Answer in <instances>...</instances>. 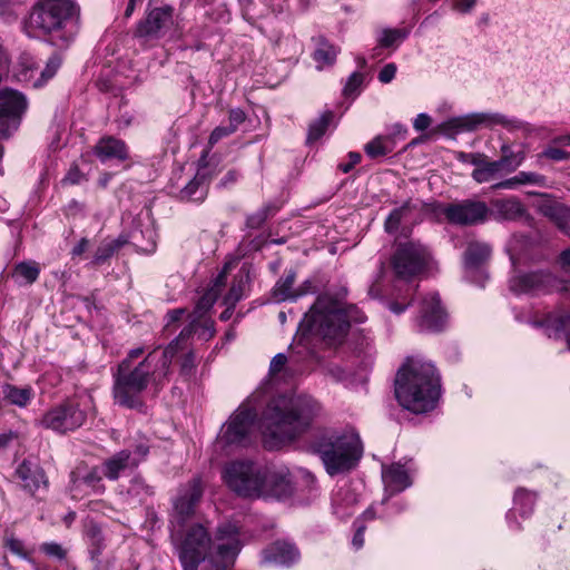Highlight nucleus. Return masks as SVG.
I'll return each mask as SVG.
<instances>
[{"mask_svg": "<svg viewBox=\"0 0 570 570\" xmlns=\"http://www.w3.org/2000/svg\"><path fill=\"white\" fill-rule=\"evenodd\" d=\"M364 525H357L356 532L352 540V544L355 549H361L364 544Z\"/></svg>", "mask_w": 570, "mask_h": 570, "instance_id": "obj_60", "label": "nucleus"}, {"mask_svg": "<svg viewBox=\"0 0 570 570\" xmlns=\"http://www.w3.org/2000/svg\"><path fill=\"white\" fill-rule=\"evenodd\" d=\"M407 32L401 29H385L381 32L379 45L383 48L397 47L405 38Z\"/></svg>", "mask_w": 570, "mask_h": 570, "instance_id": "obj_39", "label": "nucleus"}, {"mask_svg": "<svg viewBox=\"0 0 570 570\" xmlns=\"http://www.w3.org/2000/svg\"><path fill=\"white\" fill-rule=\"evenodd\" d=\"M244 278L245 275L243 273H239V275L235 277L228 293L223 298V303L226 306H235L236 303L243 297Z\"/></svg>", "mask_w": 570, "mask_h": 570, "instance_id": "obj_40", "label": "nucleus"}, {"mask_svg": "<svg viewBox=\"0 0 570 570\" xmlns=\"http://www.w3.org/2000/svg\"><path fill=\"white\" fill-rule=\"evenodd\" d=\"M331 118H332L331 114H325V115L321 116L320 119H317L314 124H312L309 126V130H308V140L309 141L316 140L324 135V132L326 131L327 126L331 121Z\"/></svg>", "mask_w": 570, "mask_h": 570, "instance_id": "obj_43", "label": "nucleus"}, {"mask_svg": "<svg viewBox=\"0 0 570 570\" xmlns=\"http://www.w3.org/2000/svg\"><path fill=\"white\" fill-rule=\"evenodd\" d=\"M61 65V60L58 56L51 57L45 69L40 72V78L35 81V86H42L45 82H47L49 79H51L57 70L59 69Z\"/></svg>", "mask_w": 570, "mask_h": 570, "instance_id": "obj_42", "label": "nucleus"}, {"mask_svg": "<svg viewBox=\"0 0 570 570\" xmlns=\"http://www.w3.org/2000/svg\"><path fill=\"white\" fill-rule=\"evenodd\" d=\"M519 186H520L519 178H518V175H515L511 178H508L498 184H494L492 186V189H515Z\"/></svg>", "mask_w": 570, "mask_h": 570, "instance_id": "obj_56", "label": "nucleus"}, {"mask_svg": "<svg viewBox=\"0 0 570 570\" xmlns=\"http://www.w3.org/2000/svg\"><path fill=\"white\" fill-rule=\"evenodd\" d=\"M410 212L411 208L407 204L392 210L385 220V230L390 234L395 233L402 219H404Z\"/></svg>", "mask_w": 570, "mask_h": 570, "instance_id": "obj_41", "label": "nucleus"}, {"mask_svg": "<svg viewBox=\"0 0 570 570\" xmlns=\"http://www.w3.org/2000/svg\"><path fill=\"white\" fill-rule=\"evenodd\" d=\"M330 475L348 472L356 466L363 454L358 433L353 428L322 433L312 445Z\"/></svg>", "mask_w": 570, "mask_h": 570, "instance_id": "obj_6", "label": "nucleus"}, {"mask_svg": "<svg viewBox=\"0 0 570 570\" xmlns=\"http://www.w3.org/2000/svg\"><path fill=\"white\" fill-rule=\"evenodd\" d=\"M491 254V248L485 243L471 242L464 254V266L472 272L480 267Z\"/></svg>", "mask_w": 570, "mask_h": 570, "instance_id": "obj_30", "label": "nucleus"}, {"mask_svg": "<svg viewBox=\"0 0 570 570\" xmlns=\"http://www.w3.org/2000/svg\"><path fill=\"white\" fill-rule=\"evenodd\" d=\"M495 126H502L510 131H514L521 129L523 124L500 112H471L441 122L438 126V131L449 137H455L482 128L492 129Z\"/></svg>", "mask_w": 570, "mask_h": 570, "instance_id": "obj_8", "label": "nucleus"}, {"mask_svg": "<svg viewBox=\"0 0 570 570\" xmlns=\"http://www.w3.org/2000/svg\"><path fill=\"white\" fill-rule=\"evenodd\" d=\"M519 184L521 185H534L539 187H544L547 185V179L544 176L532 173V171H519L518 174Z\"/></svg>", "mask_w": 570, "mask_h": 570, "instance_id": "obj_45", "label": "nucleus"}, {"mask_svg": "<svg viewBox=\"0 0 570 570\" xmlns=\"http://www.w3.org/2000/svg\"><path fill=\"white\" fill-rule=\"evenodd\" d=\"M534 502V493L523 489L518 490L514 495V509L508 514V519L510 520L512 518L514 511H519L523 518L530 515L533 510Z\"/></svg>", "mask_w": 570, "mask_h": 570, "instance_id": "obj_35", "label": "nucleus"}, {"mask_svg": "<svg viewBox=\"0 0 570 570\" xmlns=\"http://www.w3.org/2000/svg\"><path fill=\"white\" fill-rule=\"evenodd\" d=\"M3 543L4 547L9 549L13 554L21 559H28V552L24 548V543L13 534L6 533Z\"/></svg>", "mask_w": 570, "mask_h": 570, "instance_id": "obj_44", "label": "nucleus"}, {"mask_svg": "<svg viewBox=\"0 0 570 570\" xmlns=\"http://www.w3.org/2000/svg\"><path fill=\"white\" fill-rule=\"evenodd\" d=\"M118 247H119V245L116 242H108V243L101 244L95 253L94 263H96V264L104 263L106 259H108L115 253V250Z\"/></svg>", "mask_w": 570, "mask_h": 570, "instance_id": "obj_46", "label": "nucleus"}, {"mask_svg": "<svg viewBox=\"0 0 570 570\" xmlns=\"http://www.w3.org/2000/svg\"><path fill=\"white\" fill-rule=\"evenodd\" d=\"M296 274L293 271H289L284 277H282L273 289V297L277 302L283 301H295L301 296H304L312 292V283L311 281L304 282V284L297 289H293V284L295 282Z\"/></svg>", "mask_w": 570, "mask_h": 570, "instance_id": "obj_21", "label": "nucleus"}, {"mask_svg": "<svg viewBox=\"0 0 570 570\" xmlns=\"http://www.w3.org/2000/svg\"><path fill=\"white\" fill-rule=\"evenodd\" d=\"M510 289L515 294L570 293V281L559 279L547 272L519 274L510 279Z\"/></svg>", "mask_w": 570, "mask_h": 570, "instance_id": "obj_13", "label": "nucleus"}, {"mask_svg": "<svg viewBox=\"0 0 570 570\" xmlns=\"http://www.w3.org/2000/svg\"><path fill=\"white\" fill-rule=\"evenodd\" d=\"M440 394V375L435 366L422 358H407L395 379V396L400 405L413 413H425L435 407Z\"/></svg>", "mask_w": 570, "mask_h": 570, "instance_id": "obj_4", "label": "nucleus"}, {"mask_svg": "<svg viewBox=\"0 0 570 570\" xmlns=\"http://www.w3.org/2000/svg\"><path fill=\"white\" fill-rule=\"evenodd\" d=\"M240 549L237 527L232 523L220 525L216 532L214 552L210 554L212 570H232Z\"/></svg>", "mask_w": 570, "mask_h": 570, "instance_id": "obj_12", "label": "nucleus"}, {"mask_svg": "<svg viewBox=\"0 0 570 570\" xmlns=\"http://www.w3.org/2000/svg\"><path fill=\"white\" fill-rule=\"evenodd\" d=\"M548 335L557 340H564L570 350V312H556L546 318Z\"/></svg>", "mask_w": 570, "mask_h": 570, "instance_id": "obj_24", "label": "nucleus"}, {"mask_svg": "<svg viewBox=\"0 0 570 570\" xmlns=\"http://www.w3.org/2000/svg\"><path fill=\"white\" fill-rule=\"evenodd\" d=\"M362 82H363V75L360 72H353L348 77V79L345 83V87L343 90L344 95L352 96V95L357 94L361 88Z\"/></svg>", "mask_w": 570, "mask_h": 570, "instance_id": "obj_47", "label": "nucleus"}, {"mask_svg": "<svg viewBox=\"0 0 570 570\" xmlns=\"http://www.w3.org/2000/svg\"><path fill=\"white\" fill-rule=\"evenodd\" d=\"M262 470L250 461H233L224 468L223 479L238 495L255 498L259 490Z\"/></svg>", "mask_w": 570, "mask_h": 570, "instance_id": "obj_11", "label": "nucleus"}, {"mask_svg": "<svg viewBox=\"0 0 570 570\" xmlns=\"http://www.w3.org/2000/svg\"><path fill=\"white\" fill-rule=\"evenodd\" d=\"M232 262L226 263L220 273L213 281V284L208 288V291L198 299L195 311L193 313V321L190 322V325L187 328L183 330L179 336L175 340L178 341L179 350L184 348L181 346V343L185 342L193 332H195L196 321L203 317L217 301L222 289L226 284L227 274L232 269Z\"/></svg>", "mask_w": 570, "mask_h": 570, "instance_id": "obj_15", "label": "nucleus"}, {"mask_svg": "<svg viewBox=\"0 0 570 570\" xmlns=\"http://www.w3.org/2000/svg\"><path fill=\"white\" fill-rule=\"evenodd\" d=\"M433 264L430 252L419 243H404L399 245L393 257L392 268L400 279H410Z\"/></svg>", "mask_w": 570, "mask_h": 570, "instance_id": "obj_9", "label": "nucleus"}, {"mask_svg": "<svg viewBox=\"0 0 570 570\" xmlns=\"http://www.w3.org/2000/svg\"><path fill=\"white\" fill-rule=\"evenodd\" d=\"M354 312V307H346L342 301L321 295L299 323V331L303 335L322 338L328 345L337 344L345 337L350 323L361 321Z\"/></svg>", "mask_w": 570, "mask_h": 570, "instance_id": "obj_5", "label": "nucleus"}, {"mask_svg": "<svg viewBox=\"0 0 570 570\" xmlns=\"http://www.w3.org/2000/svg\"><path fill=\"white\" fill-rule=\"evenodd\" d=\"M420 331L440 332L446 324V313L436 293L428 294L421 303L420 315L416 320Z\"/></svg>", "mask_w": 570, "mask_h": 570, "instance_id": "obj_17", "label": "nucleus"}, {"mask_svg": "<svg viewBox=\"0 0 570 570\" xmlns=\"http://www.w3.org/2000/svg\"><path fill=\"white\" fill-rule=\"evenodd\" d=\"M393 149L391 139L384 136H377L365 145V153L371 158L385 156Z\"/></svg>", "mask_w": 570, "mask_h": 570, "instance_id": "obj_37", "label": "nucleus"}, {"mask_svg": "<svg viewBox=\"0 0 570 570\" xmlns=\"http://www.w3.org/2000/svg\"><path fill=\"white\" fill-rule=\"evenodd\" d=\"M178 351V341H173L160 355L154 351L136 365L122 361L115 375L114 396L116 402L129 409L140 406L142 391L146 390L149 382L155 385L163 384Z\"/></svg>", "mask_w": 570, "mask_h": 570, "instance_id": "obj_2", "label": "nucleus"}, {"mask_svg": "<svg viewBox=\"0 0 570 570\" xmlns=\"http://www.w3.org/2000/svg\"><path fill=\"white\" fill-rule=\"evenodd\" d=\"M299 558L297 549L288 542L276 541L263 552V563L275 566H289Z\"/></svg>", "mask_w": 570, "mask_h": 570, "instance_id": "obj_20", "label": "nucleus"}, {"mask_svg": "<svg viewBox=\"0 0 570 570\" xmlns=\"http://www.w3.org/2000/svg\"><path fill=\"white\" fill-rule=\"evenodd\" d=\"M79 12L76 0H38L24 22V30L30 37L48 35L61 30Z\"/></svg>", "mask_w": 570, "mask_h": 570, "instance_id": "obj_7", "label": "nucleus"}, {"mask_svg": "<svg viewBox=\"0 0 570 570\" xmlns=\"http://www.w3.org/2000/svg\"><path fill=\"white\" fill-rule=\"evenodd\" d=\"M487 155L482 153H464L458 151L455 158L463 164H470L476 168Z\"/></svg>", "mask_w": 570, "mask_h": 570, "instance_id": "obj_48", "label": "nucleus"}, {"mask_svg": "<svg viewBox=\"0 0 570 570\" xmlns=\"http://www.w3.org/2000/svg\"><path fill=\"white\" fill-rule=\"evenodd\" d=\"M22 482V487L31 494H35L41 488L47 487L45 472L40 466L29 461H23L16 471Z\"/></svg>", "mask_w": 570, "mask_h": 570, "instance_id": "obj_22", "label": "nucleus"}, {"mask_svg": "<svg viewBox=\"0 0 570 570\" xmlns=\"http://www.w3.org/2000/svg\"><path fill=\"white\" fill-rule=\"evenodd\" d=\"M40 275V266L35 261H24L18 263L12 273L11 277L19 286H27L33 284Z\"/></svg>", "mask_w": 570, "mask_h": 570, "instance_id": "obj_28", "label": "nucleus"}, {"mask_svg": "<svg viewBox=\"0 0 570 570\" xmlns=\"http://www.w3.org/2000/svg\"><path fill=\"white\" fill-rule=\"evenodd\" d=\"M287 362V357L285 354L283 353H278L277 355H275L271 362V365H269V373L272 375H276L278 374L285 366Z\"/></svg>", "mask_w": 570, "mask_h": 570, "instance_id": "obj_52", "label": "nucleus"}, {"mask_svg": "<svg viewBox=\"0 0 570 570\" xmlns=\"http://www.w3.org/2000/svg\"><path fill=\"white\" fill-rule=\"evenodd\" d=\"M476 3V0H459L456 3L458 10L461 12L470 11Z\"/></svg>", "mask_w": 570, "mask_h": 570, "instance_id": "obj_61", "label": "nucleus"}, {"mask_svg": "<svg viewBox=\"0 0 570 570\" xmlns=\"http://www.w3.org/2000/svg\"><path fill=\"white\" fill-rule=\"evenodd\" d=\"M492 207L501 219L514 220L523 216L525 209L521 202L515 197L507 199H497L492 202Z\"/></svg>", "mask_w": 570, "mask_h": 570, "instance_id": "obj_29", "label": "nucleus"}, {"mask_svg": "<svg viewBox=\"0 0 570 570\" xmlns=\"http://www.w3.org/2000/svg\"><path fill=\"white\" fill-rule=\"evenodd\" d=\"M258 485L259 490L255 498L283 499L293 492L291 473L286 468L263 469Z\"/></svg>", "mask_w": 570, "mask_h": 570, "instance_id": "obj_16", "label": "nucleus"}, {"mask_svg": "<svg viewBox=\"0 0 570 570\" xmlns=\"http://www.w3.org/2000/svg\"><path fill=\"white\" fill-rule=\"evenodd\" d=\"M431 117L428 114H419L414 119L413 127L417 131L425 130L431 125Z\"/></svg>", "mask_w": 570, "mask_h": 570, "instance_id": "obj_55", "label": "nucleus"}, {"mask_svg": "<svg viewBox=\"0 0 570 570\" xmlns=\"http://www.w3.org/2000/svg\"><path fill=\"white\" fill-rule=\"evenodd\" d=\"M382 480L386 491L393 493L401 492L412 484L409 470L400 463L383 466Z\"/></svg>", "mask_w": 570, "mask_h": 570, "instance_id": "obj_23", "label": "nucleus"}, {"mask_svg": "<svg viewBox=\"0 0 570 570\" xmlns=\"http://www.w3.org/2000/svg\"><path fill=\"white\" fill-rule=\"evenodd\" d=\"M95 153L102 161L112 158L124 160L128 156L124 141L112 137L101 138L95 147Z\"/></svg>", "mask_w": 570, "mask_h": 570, "instance_id": "obj_27", "label": "nucleus"}, {"mask_svg": "<svg viewBox=\"0 0 570 570\" xmlns=\"http://www.w3.org/2000/svg\"><path fill=\"white\" fill-rule=\"evenodd\" d=\"M101 471L98 468L92 469L85 478L83 483L92 489H100Z\"/></svg>", "mask_w": 570, "mask_h": 570, "instance_id": "obj_53", "label": "nucleus"}, {"mask_svg": "<svg viewBox=\"0 0 570 570\" xmlns=\"http://www.w3.org/2000/svg\"><path fill=\"white\" fill-rule=\"evenodd\" d=\"M195 367V356L193 353H188L181 363V374L190 375Z\"/></svg>", "mask_w": 570, "mask_h": 570, "instance_id": "obj_58", "label": "nucleus"}, {"mask_svg": "<svg viewBox=\"0 0 570 570\" xmlns=\"http://www.w3.org/2000/svg\"><path fill=\"white\" fill-rule=\"evenodd\" d=\"M88 247V240L86 238H82L73 248H72V255L78 256L86 252Z\"/></svg>", "mask_w": 570, "mask_h": 570, "instance_id": "obj_63", "label": "nucleus"}, {"mask_svg": "<svg viewBox=\"0 0 570 570\" xmlns=\"http://www.w3.org/2000/svg\"><path fill=\"white\" fill-rule=\"evenodd\" d=\"M348 158H350L348 163L338 165V168L343 173H348L356 164H358L361 161V155L358 153H350Z\"/></svg>", "mask_w": 570, "mask_h": 570, "instance_id": "obj_59", "label": "nucleus"}, {"mask_svg": "<svg viewBox=\"0 0 570 570\" xmlns=\"http://www.w3.org/2000/svg\"><path fill=\"white\" fill-rule=\"evenodd\" d=\"M149 446L146 441L139 442L134 450V454L131 453V459H137L138 463L147 455Z\"/></svg>", "mask_w": 570, "mask_h": 570, "instance_id": "obj_57", "label": "nucleus"}, {"mask_svg": "<svg viewBox=\"0 0 570 570\" xmlns=\"http://www.w3.org/2000/svg\"><path fill=\"white\" fill-rule=\"evenodd\" d=\"M202 495L200 479L194 478L179 490L174 501V513L170 521L171 539L178 546L184 570H197L199 562L205 560L210 544L208 533L200 524L194 525L185 534L183 533L185 521L193 515L195 505Z\"/></svg>", "mask_w": 570, "mask_h": 570, "instance_id": "obj_3", "label": "nucleus"}, {"mask_svg": "<svg viewBox=\"0 0 570 570\" xmlns=\"http://www.w3.org/2000/svg\"><path fill=\"white\" fill-rule=\"evenodd\" d=\"M321 404L311 395L292 393L273 399L258 426L269 449L291 443L307 432L321 415Z\"/></svg>", "mask_w": 570, "mask_h": 570, "instance_id": "obj_1", "label": "nucleus"}, {"mask_svg": "<svg viewBox=\"0 0 570 570\" xmlns=\"http://www.w3.org/2000/svg\"><path fill=\"white\" fill-rule=\"evenodd\" d=\"M502 161L490 160L488 156L473 169L471 176L478 184L489 183L499 176Z\"/></svg>", "mask_w": 570, "mask_h": 570, "instance_id": "obj_32", "label": "nucleus"}, {"mask_svg": "<svg viewBox=\"0 0 570 570\" xmlns=\"http://www.w3.org/2000/svg\"><path fill=\"white\" fill-rule=\"evenodd\" d=\"M40 550L47 556L59 560H62L66 557L65 549L56 542H46L40 547Z\"/></svg>", "mask_w": 570, "mask_h": 570, "instance_id": "obj_49", "label": "nucleus"}, {"mask_svg": "<svg viewBox=\"0 0 570 570\" xmlns=\"http://www.w3.org/2000/svg\"><path fill=\"white\" fill-rule=\"evenodd\" d=\"M543 212L548 217L554 220L564 233L570 234V207L560 203H553L546 206Z\"/></svg>", "mask_w": 570, "mask_h": 570, "instance_id": "obj_34", "label": "nucleus"}, {"mask_svg": "<svg viewBox=\"0 0 570 570\" xmlns=\"http://www.w3.org/2000/svg\"><path fill=\"white\" fill-rule=\"evenodd\" d=\"M144 354L142 347H137L131 351H129L127 357L124 361H128L129 364H134L132 362L137 358H139Z\"/></svg>", "mask_w": 570, "mask_h": 570, "instance_id": "obj_62", "label": "nucleus"}, {"mask_svg": "<svg viewBox=\"0 0 570 570\" xmlns=\"http://www.w3.org/2000/svg\"><path fill=\"white\" fill-rule=\"evenodd\" d=\"M338 53L337 48L331 45L327 40L320 38L314 50L313 58L317 63L318 69L332 66Z\"/></svg>", "mask_w": 570, "mask_h": 570, "instance_id": "obj_33", "label": "nucleus"}, {"mask_svg": "<svg viewBox=\"0 0 570 570\" xmlns=\"http://www.w3.org/2000/svg\"><path fill=\"white\" fill-rule=\"evenodd\" d=\"M208 184L206 177L197 174L194 179L181 189L180 195L183 199L198 203L206 198Z\"/></svg>", "mask_w": 570, "mask_h": 570, "instance_id": "obj_31", "label": "nucleus"}, {"mask_svg": "<svg viewBox=\"0 0 570 570\" xmlns=\"http://www.w3.org/2000/svg\"><path fill=\"white\" fill-rule=\"evenodd\" d=\"M85 179L82 173L78 169L77 166L70 167L63 179L61 180L62 185H77L80 184Z\"/></svg>", "mask_w": 570, "mask_h": 570, "instance_id": "obj_50", "label": "nucleus"}, {"mask_svg": "<svg viewBox=\"0 0 570 570\" xmlns=\"http://www.w3.org/2000/svg\"><path fill=\"white\" fill-rule=\"evenodd\" d=\"M86 417V412L80 409L79 403L68 401L47 411L40 420V425L58 433H67L80 428Z\"/></svg>", "mask_w": 570, "mask_h": 570, "instance_id": "obj_14", "label": "nucleus"}, {"mask_svg": "<svg viewBox=\"0 0 570 570\" xmlns=\"http://www.w3.org/2000/svg\"><path fill=\"white\" fill-rule=\"evenodd\" d=\"M255 416L256 413L252 409L239 406L222 426L215 443L217 450L229 452L236 446L244 445L253 429Z\"/></svg>", "mask_w": 570, "mask_h": 570, "instance_id": "obj_10", "label": "nucleus"}, {"mask_svg": "<svg viewBox=\"0 0 570 570\" xmlns=\"http://www.w3.org/2000/svg\"><path fill=\"white\" fill-rule=\"evenodd\" d=\"M136 465L138 460L131 459L129 450H122L104 462L101 472L109 480H117L121 471Z\"/></svg>", "mask_w": 570, "mask_h": 570, "instance_id": "obj_25", "label": "nucleus"}, {"mask_svg": "<svg viewBox=\"0 0 570 570\" xmlns=\"http://www.w3.org/2000/svg\"><path fill=\"white\" fill-rule=\"evenodd\" d=\"M246 119L245 112L240 108L230 109L228 112V125L216 127L208 139V145L213 147L219 140L233 135Z\"/></svg>", "mask_w": 570, "mask_h": 570, "instance_id": "obj_26", "label": "nucleus"}, {"mask_svg": "<svg viewBox=\"0 0 570 570\" xmlns=\"http://www.w3.org/2000/svg\"><path fill=\"white\" fill-rule=\"evenodd\" d=\"M560 261L563 269L570 273V247L562 252Z\"/></svg>", "mask_w": 570, "mask_h": 570, "instance_id": "obj_64", "label": "nucleus"}, {"mask_svg": "<svg viewBox=\"0 0 570 570\" xmlns=\"http://www.w3.org/2000/svg\"><path fill=\"white\" fill-rule=\"evenodd\" d=\"M395 73H396V66L394 63H387L379 72V80L382 83H389L394 79Z\"/></svg>", "mask_w": 570, "mask_h": 570, "instance_id": "obj_51", "label": "nucleus"}, {"mask_svg": "<svg viewBox=\"0 0 570 570\" xmlns=\"http://www.w3.org/2000/svg\"><path fill=\"white\" fill-rule=\"evenodd\" d=\"M502 157L498 161H502V169L507 167V171L515 170L524 160L522 151L513 153L507 144L501 146Z\"/></svg>", "mask_w": 570, "mask_h": 570, "instance_id": "obj_38", "label": "nucleus"}, {"mask_svg": "<svg viewBox=\"0 0 570 570\" xmlns=\"http://www.w3.org/2000/svg\"><path fill=\"white\" fill-rule=\"evenodd\" d=\"M3 395L4 399L8 400L10 403L18 406H26L30 402L33 394L30 387H17L14 385H6L3 387Z\"/></svg>", "mask_w": 570, "mask_h": 570, "instance_id": "obj_36", "label": "nucleus"}, {"mask_svg": "<svg viewBox=\"0 0 570 570\" xmlns=\"http://www.w3.org/2000/svg\"><path fill=\"white\" fill-rule=\"evenodd\" d=\"M443 213L451 223L474 225L487 219L489 208L485 203L466 200L448 206Z\"/></svg>", "mask_w": 570, "mask_h": 570, "instance_id": "obj_18", "label": "nucleus"}, {"mask_svg": "<svg viewBox=\"0 0 570 570\" xmlns=\"http://www.w3.org/2000/svg\"><path fill=\"white\" fill-rule=\"evenodd\" d=\"M173 9L170 7L155 8L137 27L136 36L146 40L156 39L161 30L171 23Z\"/></svg>", "mask_w": 570, "mask_h": 570, "instance_id": "obj_19", "label": "nucleus"}, {"mask_svg": "<svg viewBox=\"0 0 570 570\" xmlns=\"http://www.w3.org/2000/svg\"><path fill=\"white\" fill-rule=\"evenodd\" d=\"M543 156L549 159L559 161L569 158L570 155L561 148L550 147L543 151Z\"/></svg>", "mask_w": 570, "mask_h": 570, "instance_id": "obj_54", "label": "nucleus"}]
</instances>
